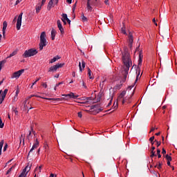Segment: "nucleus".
Wrapping results in <instances>:
<instances>
[{
	"mask_svg": "<svg viewBox=\"0 0 177 177\" xmlns=\"http://www.w3.org/2000/svg\"><path fill=\"white\" fill-rule=\"evenodd\" d=\"M122 63L124 67H133L136 65L132 66V59H131V55L128 53V48H124V51L122 53Z\"/></svg>",
	"mask_w": 177,
	"mask_h": 177,
	"instance_id": "f257e3e1",
	"label": "nucleus"
},
{
	"mask_svg": "<svg viewBox=\"0 0 177 177\" xmlns=\"http://www.w3.org/2000/svg\"><path fill=\"white\" fill-rule=\"evenodd\" d=\"M46 45H48V41H46V33L45 32H42L40 35V42L39 44V50H42Z\"/></svg>",
	"mask_w": 177,
	"mask_h": 177,
	"instance_id": "f03ea898",
	"label": "nucleus"
},
{
	"mask_svg": "<svg viewBox=\"0 0 177 177\" xmlns=\"http://www.w3.org/2000/svg\"><path fill=\"white\" fill-rule=\"evenodd\" d=\"M38 53V51L34 48L26 50L24 53V57H31V56H35Z\"/></svg>",
	"mask_w": 177,
	"mask_h": 177,
	"instance_id": "7ed1b4c3",
	"label": "nucleus"
},
{
	"mask_svg": "<svg viewBox=\"0 0 177 177\" xmlns=\"http://www.w3.org/2000/svg\"><path fill=\"white\" fill-rule=\"evenodd\" d=\"M122 74L123 75V82L127 81V77H128V73L129 72V67H123L121 68Z\"/></svg>",
	"mask_w": 177,
	"mask_h": 177,
	"instance_id": "20e7f679",
	"label": "nucleus"
},
{
	"mask_svg": "<svg viewBox=\"0 0 177 177\" xmlns=\"http://www.w3.org/2000/svg\"><path fill=\"white\" fill-rule=\"evenodd\" d=\"M143 62V51L140 50L139 51V56H138V67H142L143 64H142Z\"/></svg>",
	"mask_w": 177,
	"mask_h": 177,
	"instance_id": "39448f33",
	"label": "nucleus"
},
{
	"mask_svg": "<svg viewBox=\"0 0 177 177\" xmlns=\"http://www.w3.org/2000/svg\"><path fill=\"white\" fill-rule=\"evenodd\" d=\"M39 146V142L38 141V139L35 140V142L33 144L31 149L30 150L28 157H30V155H32V151L35 150V149H37Z\"/></svg>",
	"mask_w": 177,
	"mask_h": 177,
	"instance_id": "423d86ee",
	"label": "nucleus"
},
{
	"mask_svg": "<svg viewBox=\"0 0 177 177\" xmlns=\"http://www.w3.org/2000/svg\"><path fill=\"white\" fill-rule=\"evenodd\" d=\"M25 70L24 69H21L17 72H15L12 76L11 78H19L20 75L24 73Z\"/></svg>",
	"mask_w": 177,
	"mask_h": 177,
	"instance_id": "0eeeda50",
	"label": "nucleus"
},
{
	"mask_svg": "<svg viewBox=\"0 0 177 177\" xmlns=\"http://www.w3.org/2000/svg\"><path fill=\"white\" fill-rule=\"evenodd\" d=\"M135 94V90L133 91L131 95L129 97H125V98H123L122 100V104H124V103H131V97H132V96H133V95Z\"/></svg>",
	"mask_w": 177,
	"mask_h": 177,
	"instance_id": "6e6552de",
	"label": "nucleus"
},
{
	"mask_svg": "<svg viewBox=\"0 0 177 177\" xmlns=\"http://www.w3.org/2000/svg\"><path fill=\"white\" fill-rule=\"evenodd\" d=\"M62 96H65V97H67L68 99H77L80 95H75L73 93H71L69 94L62 95Z\"/></svg>",
	"mask_w": 177,
	"mask_h": 177,
	"instance_id": "1a4fd4ad",
	"label": "nucleus"
},
{
	"mask_svg": "<svg viewBox=\"0 0 177 177\" xmlns=\"http://www.w3.org/2000/svg\"><path fill=\"white\" fill-rule=\"evenodd\" d=\"M57 24L61 34H64V28H63V26L62 25L60 20L57 21Z\"/></svg>",
	"mask_w": 177,
	"mask_h": 177,
	"instance_id": "9d476101",
	"label": "nucleus"
},
{
	"mask_svg": "<svg viewBox=\"0 0 177 177\" xmlns=\"http://www.w3.org/2000/svg\"><path fill=\"white\" fill-rule=\"evenodd\" d=\"M7 27H8V22H6V21H4L3 23V30H2L3 37H5Z\"/></svg>",
	"mask_w": 177,
	"mask_h": 177,
	"instance_id": "9b49d317",
	"label": "nucleus"
},
{
	"mask_svg": "<svg viewBox=\"0 0 177 177\" xmlns=\"http://www.w3.org/2000/svg\"><path fill=\"white\" fill-rule=\"evenodd\" d=\"M87 3H88L91 6H96L97 3V0H87Z\"/></svg>",
	"mask_w": 177,
	"mask_h": 177,
	"instance_id": "f8f14e48",
	"label": "nucleus"
},
{
	"mask_svg": "<svg viewBox=\"0 0 177 177\" xmlns=\"http://www.w3.org/2000/svg\"><path fill=\"white\" fill-rule=\"evenodd\" d=\"M27 168H29L28 166H26V168L24 169L23 171L18 177H26L27 175V174H26V172H27Z\"/></svg>",
	"mask_w": 177,
	"mask_h": 177,
	"instance_id": "ddd939ff",
	"label": "nucleus"
},
{
	"mask_svg": "<svg viewBox=\"0 0 177 177\" xmlns=\"http://www.w3.org/2000/svg\"><path fill=\"white\" fill-rule=\"evenodd\" d=\"M136 71L137 76H136V80L135 81V84H136V82H138V78H139V75H140V68L137 67Z\"/></svg>",
	"mask_w": 177,
	"mask_h": 177,
	"instance_id": "4468645a",
	"label": "nucleus"
},
{
	"mask_svg": "<svg viewBox=\"0 0 177 177\" xmlns=\"http://www.w3.org/2000/svg\"><path fill=\"white\" fill-rule=\"evenodd\" d=\"M56 34H57L56 30L53 28L51 30V39L53 41L55 40V37H56Z\"/></svg>",
	"mask_w": 177,
	"mask_h": 177,
	"instance_id": "2eb2a0df",
	"label": "nucleus"
},
{
	"mask_svg": "<svg viewBox=\"0 0 177 177\" xmlns=\"http://www.w3.org/2000/svg\"><path fill=\"white\" fill-rule=\"evenodd\" d=\"M21 27V19L17 20V30H20V28Z\"/></svg>",
	"mask_w": 177,
	"mask_h": 177,
	"instance_id": "dca6fc26",
	"label": "nucleus"
},
{
	"mask_svg": "<svg viewBox=\"0 0 177 177\" xmlns=\"http://www.w3.org/2000/svg\"><path fill=\"white\" fill-rule=\"evenodd\" d=\"M133 36H132V33H129V44H133Z\"/></svg>",
	"mask_w": 177,
	"mask_h": 177,
	"instance_id": "f3484780",
	"label": "nucleus"
},
{
	"mask_svg": "<svg viewBox=\"0 0 177 177\" xmlns=\"http://www.w3.org/2000/svg\"><path fill=\"white\" fill-rule=\"evenodd\" d=\"M125 95H127V91H123L118 96V100H121V99H122Z\"/></svg>",
	"mask_w": 177,
	"mask_h": 177,
	"instance_id": "a211bd4d",
	"label": "nucleus"
},
{
	"mask_svg": "<svg viewBox=\"0 0 177 177\" xmlns=\"http://www.w3.org/2000/svg\"><path fill=\"white\" fill-rule=\"evenodd\" d=\"M42 169V165L39 166V167H37L35 169V172H37V175H39Z\"/></svg>",
	"mask_w": 177,
	"mask_h": 177,
	"instance_id": "6ab92c4d",
	"label": "nucleus"
},
{
	"mask_svg": "<svg viewBox=\"0 0 177 177\" xmlns=\"http://www.w3.org/2000/svg\"><path fill=\"white\" fill-rule=\"evenodd\" d=\"M59 59H60V57H59V55H57L50 59V63H55V62H57Z\"/></svg>",
	"mask_w": 177,
	"mask_h": 177,
	"instance_id": "aec40b11",
	"label": "nucleus"
},
{
	"mask_svg": "<svg viewBox=\"0 0 177 177\" xmlns=\"http://www.w3.org/2000/svg\"><path fill=\"white\" fill-rule=\"evenodd\" d=\"M43 99H45L46 100H56L57 102H62V98H46V97H43Z\"/></svg>",
	"mask_w": 177,
	"mask_h": 177,
	"instance_id": "412c9836",
	"label": "nucleus"
},
{
	"mask_svg": "<svg viewBox=\"0 0 177 177\" xmlns=\"http://www.w3.org/2000/svg\"><path fill=\"white\" fill-rule=\"evenodd\" d=\"M68 18L67 17V14H63L62 15V21L64 23V24H66V20H67Z\"/></svg>",
	"mask_w": 177,
	"mask_h": 177,
	"instance_id": "4be33fe9",
	"label": "nucleus"
},
{
	"mask_svg": "<svg viewBox=\"0 0 177 177\" xmlns=\"http://www.w3.org/2000/svg\"><path fill=\"white\" fill-rule=\"evenodd\" d=\"M57 68H59V67L50 68L48 69V73H56V71H57Z\"/></svg>",
	"mask_w": 177,
	"mask_h": 177,
	"instance_id": "5701e85b",
	"label": "nucleus"
},
{
	"mask_svg": "<svg viewBox=\"0 0 177 177\" xmlns=\"http://www.w3.org/2000/svg\"><path fill=\"white\" fill-rule=\"evenodd\" d=\"M52 5H53V0H50L47 6L48 10H50V9H52Z\"/></svg>",
	"mask_w": 177,
	"mask_h": 177,
	"instance_id": "b1692460",
	"label": "nucleus"
},
{
	"mask_svg": "<svg viewBox=\"0 0 177 177\" xmlns=\"http://www.w3.org/2000/svg\"><path fill=\"white\" fill-rule=\"evenodd\" d=\"M86 100L87 101L86 102H80L82 104H86V103H89V101L88 100H93L92 99V97H86Z\"/></svg>",
	"mask_w": 177,
	"mask_h": 177,
	"instance_id": "393cba45",
	"label": "nucleus"
},
{
	"mask_svg": "<svg viewBox=\"0 0 177 177\" xmlns=\"http://www.w3.org/2000/svg\"><path fill=\"white\" fill-rule=\"evenodd\" d=\"M3 140L0 142V156L2 154V147H3Z\"/></svg>",
	"mask_w": 177,
	"mask_h": 177,
	"instance_id": "a878e982",
	"label": "nucleus"
},
{
	"mask_svg": "<svg viewBox=\"0 0 177 177\" xmlns=\"http://www.w3.org/2000/svg\"><path fill=\"white\" fill-rule=\"evenodd\" d=\"M42 8V6L41 5H38L36 7V13H39V10H41V9Z\"/></svg>",
	"mask_w": 177,
	"mask_h": 177,
	"instance_id": "bb28decb",
	"label": "nucleus"
},
{
	"mask_svg": "<svg viewBox=\"0 0 177 177\" xmlns=\"http://www.w3.org/2000/svg\"><path fill=\"white\" fill-rule=\"evenodd\" d=\"M5 97H6V95L5 94H1V98L0 97V104H2V102L5 100Z\"/></svg>",
	"mask_w": 177,
	"mask_h": 177,
	"instance_id": "cd10ccee",
	"label": "nucleus"
},
{
	"mask_svg": "<svg viewBox=\"0 0 177 177\" xmlns=\"http://www.w3.org/2000/svg\"><path fill=\"white\" fill-rule=\"evenodd\" d=\"M91 73H92V71H91V68H88V77H89L90 80H93V77H92V75Z\"/></svg>",
	"mask_w": 177,
	"mask_h": 177,
	"instance_id": "c85d7f7f",
	"label": "nucleus"
},
{
	"mask_svg": "<svg viewBox=\"0 0 177 177\" xmlns=\"http://www.w3.org/2000/svg\"><path fill=\"white\" fill-rule=\"evenodd\" d=\"M17 55V50L13 51L8 57H13V56H16Z\"/></svg>",
	"mask_w": 177,
	"mask_h": 177,
	"instance_id": "c756f323",
	"label": "nucleus"
},
{
	"mask_svg": "<svg viewBox=\"0 0 177 177\" xmlns=\"http://www.w3.org/2000/svg\"><path fill=\"white\" fill-rule=\"evenodd\" d=\"M5 63H6V59L0 62V67H3L5 66Z\"/></svg>",
	"mask_w": 177,
	"mask_h": 177,
	"instance_id": "7c9ffc66",
	"label": "nucleus"
},
{
	"mask_svg": "<svg viewBox=\"0 0 177 177\" xmlns=\"http://www.w3.org/2000/svg\"><path fill=\"white\" fill-rule=\"evenodd\" d=\"M81 17L83 21H88V18H86L84 14L82 15Z\"/></svg>",
	"mask_w": 177,
	"mask_h": 177,
	"instance_id": "2f4dec72",
	"label": "nucleus"
},
{
	"mask_svg": "<svg viewBox=\"0 0 177 177\" xmlns=\"http://www.w3.org/2000/svg\"><path fill=\"white\" fill-rule=\"evenodd\" d=\"M151 156H150V157H151V158H153V157H157V154H156V151H151Z\"/></svg>",
	"mask_w": 177,
	"mask_h": 177,
	"instance_id": "473e14b6",
	"label": "nucleus"
},
{
	"mask_svg": "<svg viewBox=\"0 0 177 177\" xmlns=\"http://www.w3.org/2000/svg\"><path fill=\"white\" fill-rule=\"evenodd\" d=\"M165 158L167 161H172V158L169 155H166Z\"/></svg>",
	"mask_w": 177,
	"mask_h": 177,
	"instance_id": "72a5a7b5",
	"label": "nucleus"
},
{
	"mask_svg": "<svg viewBox=\"0 0 177 177\" xmlns=\"http://www.w3.org/2000/svg\"><path fill=\"white\" fill-rule=\"evenodd\" d=\"M64 66V63L57 64L56 65L53 66V67H63Z\"/></svg>",
	"mask_w": 177,
	"mask_h": 177,
	"instance_id": "f704fd0d",
	"label": "nucleus"
},
{
	"mask_svg": "<svg viewBox=\"0 0 177 177\" xmlns=\"http://www.w3.org/2000/svg\"><path fill=\"white\" fill-rule=\"evenodd\" d=\"M161 150H160V149H157V156H158V158H161Z\"/></svg>",
	"mask_w": 177,
	"mask_h": 177,
	"instance_id": "c9c22d12",
	"label": "nucleus"
},
{
	"mask_svg": "<svg viewBox=\"0 0 177 177\" xmlns=\"http://www.w3.org/2000/svg\"><path fill=\"white\" fill-rule=\"evenodd\" d=\"M13 168H15V166H12L11 168H10V169L7 171L6 175H9V174H10V172H12V169H13Z\"/></svg>",
	"mask_w": 177,
	"mask_h": 177,
	"instance_id": "e433bc0d",
	"label": "nucleus"
},
{
	"mask_svg": "<svg viewBox=\"0 0 177 177\" xmlns=\"http://www.w3.org/2000/svg\"><path fill=\"white\" fill-rule=\"evenodd\" d=\"M86 6H87V9H88V10H91V11H92V6H91V4H89V3H86Z\"/></svg>",
	"mask_w": 177,
	"mask_h": 177,
	"instance_id": "4c0bfd02",
	"label": "nucleus"
},
{
	"mask_svg": "<svg viewBox=\"0 0 177 177\" xmlns=\"http://www.w3.org/2000/svg\"><path fill=\"white\" fill-rule=\"evenodd\" d=\"M118 102H117L116 103L114 102L113 105V109H118Z\"/></svg>",
	"mask_w": 177,
	"mask_h": 177,
	"instance_id": "58836bf2",
	"label": "nucleus"
},
{
	"mask_svg": "<svg viewBox=\"0 0 177 177\" xmlns=\"http://www.w3.org/2000/svg\"><path fill=\"white\" fill-rule=\"evenodd\" d=\"M75 8H77V1H76L75 3L73 6L72 10H73V12H75Z\"/></svg>",
	"mask_w": 177,
	"mask_h": 177,
	"instance_id": "ea45409f",
	"label": "nucleus"
},
{
	"mask_svg": "<svg viewBox=\"0 0 177 177\" xmlns=\"http://www.w3.org/2000/svg\"><path fill=\"white\" fill-rule=\"evenodd\" d=\"M39 97V96H38V95H30V96L28 97L27 100H28V99H31V97Z\"/></svg>",
	"mask_w": 177,
	"mask_h": 177,
	"instance_id": "a19ab883",
	"label": "nucleus"
},
{
	"mask_svg": "<svg viewBox=\"0 0 177 177\" xmlns=\"http://www.w3.org/2000/svg\"><path fill=\"white\" fill-rule=\"evenodd\" d=\"M4 125L3 122H2V119L0 118V128H3Z\"/></svg>",
	"mask_w": 177,
	"mask_h": 177,
	"instance_id": "79ce46f5",
	"label": "nucleus"
},
{
	"mask_svg": "<svg viewBox=\"0 0 177 177\" xmlns=\"http://www.w3.org/2000/svg\"><path fill=\"white\" fill-rule=\"evenodd\" d=\"M121 32L122 34L127 35V31H125V28H121Z\"/></svg>",
	"mask_w": 177,
	"mask_h": 177,
	"instance_id": "37998d69",
	"label": "nucleus"
},
{
	"mask_svg": "<svg viewBox=\"0 0 177 177\" xmlns=\"http://www.w3.org/2000/svg\"><path fill=\"white\" fill-rule=\"evenodd\" d=\"M155 142H156L157 147H159V146H161V142L157 141V140H155Z\"/></svg>",
	"mask_w": 177,
	"mask_h": 177,
	"instance_id": "c03bdc74",
	"label": "nucleus"
},
{
	"mask_svg": "<svg viewBox=\"0 0 177 177\" xmlns=\"http://www.w3.org/2000/svg\"><path fill=\"white\" fill-rule=\"evenodd\" d=\"M19 20H21L23 19V12H21L17 18Z\"/></svg>",
	"mask_w": 177,
	"mask_h": 177,
	"instance_id": "a18cd8bd",
	"label": "nucleus"
},
{
	"mask_svg": "<svg viewBox=\"0 0 177 177\" xmlns=\"http://www.w3.org/2000/svg\"><path fill=\"white\" fill-rule=\"evenodd\" d=\"M162 154H163V156H165V154H167V151H165V149L162 148Z\"/></svg>",
	"mask_w": 177,
	"mask_h": 177,
	"instance_id": "49530a36",
	"label": "nucleus"
},
{
	"mask_svg": "<svg viewBox=\"0 0 177 177\" xmlns=\"http://www.w3.org/2000/svg\"><path fill=\"white\" fill-rule=\"evenodd\" d=\"M161 167H162V163L159 162V163H158V167H157L158 169H161Z\"/></svg>",
	"mask_w": 177,
	"mask_h": 177,
	"instance_id": "de8ad7c7",
	"label": "nucleus"
},
{
	"mask_svg": "<svg viewBox=\"0 0 177 177\" xmlns=\"http://www.w3.org/2000/svg\"><path fill=\"white\" fill-rule=\"evenodd\" d=\"M95 109H99V107H100V104H97L93 105Z\"/></svg>",
	"mask_w": 177,
	"mask_h": 177,
	"instance_id": "09e8293b",
	"label": "nucleus"
},
{
	"mask_svg": "<svg viewBox=\"0 0 177 177\" xmlns=\"http://www.w3.org/2000/svg\"><path fill=\"white\" fill-rule=\"evenodd\" d=\"M21 139L23 140V143L24 145V138H23V134H21L20 137V143H21Z\"/></svg>",
	"mask_w": 177,
	"mask_h": 177,
	"instance_id": "8fccbe9b",
	"label": "nucleus"
},
{
	"mask_svg": "<svg viewBox=\"0 0 177 177\" xmlns=\"http://www.w3.org/2000/svg\"><path fill=\"white\" fill-rule=\"evenodd\" d=\"M30 136H31V131H29V134L27 136V139L28 140V142H30Z\"/></svg>",
	"mask_w": 177,
	"mask_h": 177,
	"instance_id": "3c124183",
	"label": "nucleus"
},
{
	"mask_svg": "<svg viewBox=\"0 0 177 177\" xmlns=\"http://www.w3.org/2000/svg\"><path fill=\"white\" fill-rule=\"evenodd\" d=\"M78 117L80 118H82V112H78Z\"/></svg>",
	"mask_w": 177,
	"mask_h": 177,
	"instance_id": "603ef678",
	"label": "nucleus"
},
{
	"mask_svg": "<svg viewBox=\"0 0 177 177\" xmlns=\"http://www.w3.org/2000/svg\"><path fill=\"white\" fill-rule=\"evenodd\" d=\"M8 149V144H5L4 147H3V151H5L6 149Z\"/></svg>",
	"mask_w": 177,
	"mask_h": 177,
	"instance_id": "864d4df0",
	"label": "nucleus"
},
{
	"mask_svg": "<svg viewBox=\"0 0 177 177\" xmlns=\"http://www.w3.org/2000/svg\"><path fill=\"white\" fill-rule=\"evenodd\" d=\"M8 88H6L5 90H4V91H3V95H7L8 94Z\"/></svg>",
	"mask_w": 177,
	"mask_h": 177,
	"instance_id": "5fc2aeb1",
	"label": "nucleus"
},
{
	"mask_svg": "<svg viewBox=\"0 0 177 177\" xmlns=\"http://www.w3.org/2000/svg\"><path fill=\"white\" fill-rule=\"evenodd\" d=\"M31 131L32 132V133L34 134V136H35V131H34V127H32V126H31Z\"/></svg>",
	"mask_w": 177,
	"mask_h": 177,
	"instance_id": "6e6d98bb",
	"label": "nucleus"
},
{
	"mask_svg": "<svg viewBox=\"0 0 177 177\" xmlns=\"http://www.w3.org/2000/svg\"><path fill=\"white\" fill-rule=\"evenodd\" d=\"M100 111H103V108H100L97 110V113H100Z\"/></svg>",
	"mask_w": 177,
	"mask_h": 177,
	"instance_id": "4d7b16f0",
	"label": "nucleus"
},
{
	"mask_svg": "<svg viewBox=\"0 0 177 177\" xmlns=\"http://www.w3.org/2000/svg\"><path fill=\"white\" fill-rule=\"evenodd\" d=\"M20 2H21V0H17L15 2V5H19V3H20Z\"/></svg>",
	"mask_w": 177,
	"mask_h": 177,
	"instance_id": "13d9d810",
	"label": "nucleus"
},
{
	"mask_svg": "<svg viewBox=\"0 0 177 177\" xmlns=\"http://www.w3.org/2000/svg\"><path fill=\"white\" fill-rule=\"evenodd\" d=\"M13 111L15 112V115H17L19 114V111L16 109H14Z\"/></svg>",
	"mask_w": 177,
	"mask_h": 177,
	"instance_id": "bf43d9fd",
	"label": "nucleus"
},
{
	"mask_svg": "<svg viewBox=\"0 0 177 177\" xmlns=\"http://www.w3.org/2000/svg\"><path fill=\"white\" fill-rule=\"evenodd\" d=\"M154 140V136H152L149 138V142H153Z\"/></svg>",
	"mask_w": 177,
	"mask_h": 177,
	"instance_id": "052dcab7",
	"label": "nucleus"
},
{
	"mask_svg": "<svg viewBox=\"0 0 177 177\" xmlns=\"http://www.w3.org/2000/svg\"><path fill=\"white\" fill-rule=\"evenodd\" d=\"M17 96L18 95H15L14 99H13L14 102L17 101V99H18Z\"/></svg>",
	"mask_w": 177,
	"mask_h": 177,
	"instance_id": "680f3d73",
	"label": "nucleus"
},
{
	"mask_svg": "<svg viewBox=\"0 0 177 177\" xmlns=\"http://www.w3.org/2000/svg\"><path fill=\"white\" fill-rule=\"evenodd\" d=\"M86 63L84 61H82V67H85Z\"/></svg>",
	"mask_w": 177,
	"mask_h": 177,
	"instance_id": "e2e57ef3",
	"label": "nucleus"
},
{
	"mask_svg": "<svg viewBox=\"0 0 177 177\" xmlns=\"http://www.w3.org/2000/svg\"><path fill=\"white\" fill-rule=\"evenodd\" d=\"M113 102V99H111V100L109 101L108 106H111V103Z\"/></svg>",
	"mask_w": 177,
	"mask_h": 177,
	"instance_id": "0e129e2a",
	"label": "nucleus"
},
{
	"mask_svg": "<svg viewBox=\"0 0 177 177\" xmlns=\"http://www.w3.org/2000/svg\"><path fill=\"white\" fill-rule=\"evenodd\" d=\"M42 86H43L44 88H47V87H48V85L46 84V83H43Z\"/></svg>",
	"mask_w": 177,
	"mask_h": 177,
	"instance_id": "69168bd1",
	"label": "nucleus"
},
{
	"mask_svg": "<svg viewBox=\"0 0 177 177\" xmlns=\"http://www.w3.org/2000/svg\"><path fill=\"white\" fill-rule=\"evenodd\" d=\"M62 84H63V82H61L57 84L56 86H59V85H62Z\"/></svg>",
	"mask_w": 177,
	"mask_h": 177,
	"instance_id": "338daca9",
	"label": "nucleus"
},
{
	"mask_svg": "<svg viewBox=\"0 0 177 177\" xmlns=\"http://www.w3.org/2000/svg\"><path fill=\"white\" fill-rule=\"evenodd\" d=\"M153 23H154V24L156 26H157V24L156 23V18H153V20H152Z\"/></svg>",
	"mask_w": 177,
	"mask_h": 177,
	"instance_id": "774afa93",
	"label": "nucleus"
}]
</instances>
